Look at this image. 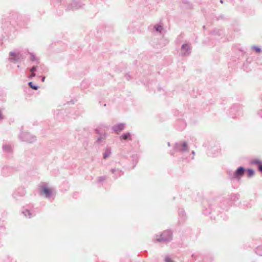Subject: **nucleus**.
I'll use <instances>...</instances> for the list:
<instances>
[{
	"mask_svg": "<svg viewBox=\"0 0 262 262\" xmlns=\"http://www.w3.org/2000/svg\"><path fill=\"white\" fill-rule=\"evenodd\" d=\"M245 171V169L243 167H239L237 168L234 173L235 178H239L242 176Z\"/></svg>",
	"mask_w": 262,
	"mask_h": 262,
	"instance_id": "nucleus-1",
	"label": "nucleus"
},
{
	"mask_svg": "<svg viewBox=\"0 0 262 262\" xmlns=\"http://www.w3.org/2000/svg\"><path fill=\"white\" fill-rule=\"evenodd\" d=\"M41 192V193L45 194L46 197H48L50 195L51 193V190L49 188L45 187L42 188Z\"/></svg>",
	"mask_w": 262,
	"mask_h": 262,
	"instance_id": "nucleus-2",
	"label": "nucleus"
},
{
	"mask_svg": "<svg viewBox=\"0 0 262 262\" xmlns=\"http://www.w3.org/2000/svg\"><path fill=\"white\" fill-rule=\"evenodd\" d=\"M124 128V125L123 124H117L114 126V130L116 132H119L123 130Z\"/></svg>",
	"mask_w": 262,
	"mask_h": 262,
	"instance_id": "nucleus-3",
	"label": "nucleus"
},
{
	"mask_svg": "<svg viewBox=\"0 0 262 262\" xmlns=\"http://www.w3.org/2000/svg\"><path fill=\"white\" fill-rule=\"evenodd\" d=\"M120 138H121V139H123V140H132L131 135L129 133L124 134V135H123L122 136L120 137Z\"/></svg>",
	"mask_w": 262,
	"mask_h": 262,
	"instance_id": "nucleus-4",
	"label": "nucleus"
},
{
	"mask_svg": "<svg viewBox=\"0 0 262 262\" xmlns=\"http://www.w3.org/2000/svg\"><path fill=\"white\" fill-rule=\"evenodd\" d=\"M187 145L186 142H184L180 146H179V149L180 150L184 151L187 149Z\"/></svg>",
	"mask_w": 262,
	"mask_h": 262,
	"instance_id": "nucleus-5",
	"label": "nucleus"
},
{
	"mask_svg": "<svg viewBox=\"0 0 262 262\" xmlns=\"http://www.w3.org/2000/svg\"><path fill=\"white\" fill-rule=\"evenodd\" d=\"M254 174V171L251 169H248L247 170V175L248 177H251Z\"/></svg>",
	"mask_w": 262,
	"mask_h": 262,
	"instance_id": "nucleus-6",
	"label": "nucleus"
},
{
	"mask_svg": "<svg viewBox=\"0 0 262 262\" xmlns=\"http://www.w3.org/2000/svg\"><path fill=\"white\" fill-rule=\"evenodd\" d=\"M29 85L33 90H37L38 89V86L33 85V83L32 82H30L29 83Z\"/></svg>",
	"mask_w": 262,
	"mask_h": 262,
	"instance_id": "nucleus-7",
	"label": "nucleus"
},
{
	"mask_svg": "<svg viewBox=\"0 0 262 262\" xmlns=\"http://www.w3.org/2000/svg\"><path fill=\"white\" fill-rule=\"evenodd\" d=\"M252 164H258V165L259 164H261V161L259 160H253L251 161Z\"/></svg>",
	"mask_w": 262,
	"mask_h": 262,
	"instance_id": "nucleus-8",
	"label": "nucleus"
},
{
	"mask_svg": "<svg viewBox=\"0 0 262 262\" xmlns=\"http://www.w3.org/2000/svg\"><path fill=\"white\" fill-rule=\"evenodd\" d=\"M253 49L256 51V52H257V53H259L261 51V50H260V49L259 47H254Z\"/></svg>",
	"mask_w": 262,
	"mask_h": 262,
	"instance_id": "nucleus-9",
	"label": "nucleus"
},
{
	"mask_svg": "<svg viewBox=\"0 0 262 262\" xmlns=\"http://www.w3.org/2000/svg\"><path fill=\"white\" fill-rule=\"evenodd\" d=\"M182 50H187L189 48V47L187 45H183L182 46Z\"/></svg>",
	"mask_w": 262,
	"mask_h": 262,
	"instance_id": "nucleus-10",
	"label": "nucleus"
},
{
	"mask_svg": "<svg viewBox=\"0 0 262 262\" xmlns=\"http://www.w3.org/2000/svg\"><path fill=\"white\" fill-rule=\"evenodd\" d=\"M155 27L157 31H161L162 30V28L160 26H156Z\"/></svg>",
	"mask_w": 262,
	"mask_h": 262,
	"instance_id": "nucleus-11",
	"label": "nucleus"
},
{
	"mask_svg": "<svg viewBox=\"0 0 262 262\" xmlns=\"http://www.w3.org/2000/svg\"><path fill=\"white\" fill-rule=\"evenodd\" d=\"M258 170L262 172V163L261 164H259L258 165Z\"/></svg>",
	"mask_w": 262,
	"mask_h": 262,
	"instance_id": "nucleus-12",
	"label": "nucleus"
},
{
	"mask_svg": "<svg viewBox=\"0 0 262 262\" xmlns=\"http://www.w3.org/2000/svg\"><path fill=\"white\" fill-rule=\"evenodd\" d=\"M166 262H173L172 260H171L169 257L165 258Z\"/></svg>",
	"mask_w": 262,
	"mask_h": 262,
	"instance_id": "nucleus-13",
	"label": "nucleus"
},
{
	"mask_svg": "<svg viewBox=\"0 0 262 262\" xmlns=\"http://www.w3.org/2000/svg\"><path fill=\"white\" fill-rule=\"evenodd\" d=\"M36 67H32V69H31V72H34L36 71Z\"/></svg>",
	"mask_w": 262,
	"mask_h": 262,
	"instance_id": "nucleus-14",
	"label": "nucleus"
},
{
	"mask_svg": "<svg viewBox=\"0 0 262 262\" xmlns=\"http://www.w3.org/2000/svg\"><path fill=\"white\" fill-rule=\"evenodd\" d=\"M35 76V74L34 72H32V74L31 75V77H34Z\"/></svg>",
	"mask_w": 262,
	"mask_h": 262,
	"instance_id": "nucleus-15",
	"label": "nucleus"
},
{
	"mask_svg": "<svg viewBox=\"0 0 262 262\" xmlns=\"http://www.w3.org/2000/svg\"><path fill=\"white\" fill-rule=\"evenodd\" d=\"M26 212L27 213L29 216L31 215V213L29 211H26Z\"/></svg>",
	"mask_w": 262,
	"mask_h": 262,
	"instance_id": "nucleus-16",
	"label": "nucleus"
},
{
	"mask_svg": "<svg viewBox=\"0 0 262 262\" xmlns=\"http://www.w3.org/2000/svg\"><path fill=\"white\" fill-rule=\"evenodd\" d=\"M107 155H106V154H105L104 155V159H105V158H106V157H107Z\"/></svg>",
	"mask_w": 262,
	"mask_h": 262,
	"instance_id": "nucleus-17",
	"label": "nucleus"
},
{
	"mask_svg": "<svg viewBox=\"0 0 262 262\" xmlns=\"http://www.w3.org/2000/svg\"><path fill=\"white\" fill-rule=\"evenodd\" d=\"M14 55V53H10V55L11 56H13Z\"/></svg>",
	"mask_w": 262,
	"mask_h": 262,
	"instance_id": "nucleus-18",
	"label": "nucleus"
},
{
	"mask_svg": "<svg viewBox=\"0 0 262 262\" xmlns=\"http://www.w3.org/2000/svg\"><path fill=\"white\" fill-rule=\"evenodd\" d=\"M2 118H3V117H2V115H1V114L0 113V119H2Z\"/></svg>",
	"mask_w": 262,
	"mask_h": 262,
	"instance_id": "nucleus-19",
	"label": "nucleus"
},
{
	"mask_svg": "<svg viewBox=\"0 0 262 262\" xmlns=\"http://www.w3.org/2000/svg\"><path fill=\"white\" fill-rule=\"evenodd\" d=\"M44 80H45V77H43V78H42V81H43Z\"/></svg>",
	"mask_w": 262,
	"mask_h": 262,
	"instance_id": "nucleus-20",
	"label": "nucleus"
}]
</instances>
